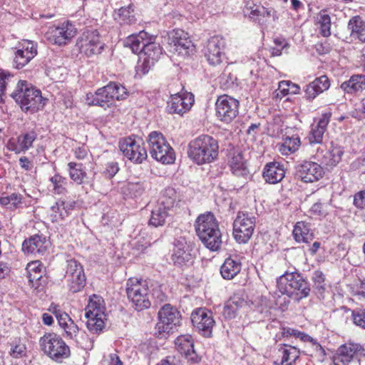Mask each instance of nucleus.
I'll use <instances>...</instances> for the list:
<instances>
[{"label":"nucleus","mask_w":365,"mask_h":365,"mask_svg":"<svg viewBox=\"0 0 365 365\" xmlns=\"http://www.w3.org/2000/svg\"><path fill=\"white\" fill-rule=\"evenodd\" d=\"M219 154L218 141L207 135V163L216 160Z\"/></svg>","instance_id":"48"},{"label":"nucleus","mask_w":365,"mask_h":365,"mask_svg":"<svg viewBox=\"0 0 365 365\" xmlns=\"http://www.w3.org/2000/svg\"><path fill=\"white\" fill-rule=\"evenodd\" d=\"M256 219L252 214L239 212L233 222V237L240 244L247 243L252 237Z\"/></svg>","instance_id":"8"},{"label":"nucleus","mask_w":365,"mask_h":365,"mask_svg":"<svg viewBox=\"0 0 365 365\" xmlns=\"http://www.w3.org/2000/svg\"><path fill=\"white\" fill-rule=\"evenodd\" d=\"M168 216V210L158 204L151 211L149 225L154 227L163 226Z\"/></svg>","instance_id":"42"},{"label":"nucleus","mask_w":365,"mask_h":365,"mask_svg":"<svg viewBox=\"0 0 365 365\" xmlns=\"http://www.w3.org/2000/svg\"><path fill=\"white\" fill-rule=\"evenodd\" d=\"M228 165L235 175L246 178L249 174L247 160L244 153L239 150H234L230 153Z\"/></svg>","instance_id":"24"},{"label":"nucleus","mask_w":365,"mask_h":365,"mask_svg":"<svg viewBox=\"0 0 365 365\" xmlns=\"http://www.w3.org/2000/svg\"><path fill=\"white\" fill-rule=\"evenodd\" d=\"M222 234L214 215L207 212V249L215 252L222 246Z\"/></svg>","instance_id":"17"},{"label":"nucleus","mask_w":365,"mask_h":365,"mask_svg":"<svg viewBox=\"0 0 365 365\" xmlns=\"http://www.w3.org/2000/svg\"><path fill=\"white\" fill-rule=\"evenodd\" d=\"M293 235L297 242L309 243L313 240V234L309 225L304 222H298L295 225Z\"/></svg>","instance_id":"38"},{"label":"nucleus","mask_w":365,"mask_h":365,"mask_svg":"<svg viewBox=\"0 0 365 365\" xmlns=\"http://www.w3.org/2000/svg\"><path fill=\"white\" fill-rule=\"evenodd\" d=\"M119 170L118 163L117 162L111 161L105 165V168L103 171V175L107 178H113Z\"/></svg>","instance_id":"62"},{"label":"nucleus","mask_w":365,"mask_h":365,"mask_svg":"<svg viewBox=\"0 0 365 365\" xmlns=\"http://www.w3.org/2000/svg\"><path fill=\"white\" fill-rule=\"evenodd\" d=\"M50 242L43 235H34L26 239L22 243V251L28 255L34 256L43 255L48 247Z\"/></svg>","instance_id":"19"},{"label":"nucleus","mask_w":365,"mask_h":365,"mask_svg":"<svg viewBox=\"0 0 365 365\" xmlns=\"http://www.w3.org/2000/svg\"><path fill=\"white\" fill-rule=\"evenodd\" d=\"M243 11L245 16L250 20L266 28L268 25L275 23L279 19L277 12L274 9L266 8L250 1L246 3Z\"/></svg>","instance_id":"9"},{"label":"nucleus","mask_w":365,"mask_h":365,"mask_svg":"<svg viewBox=\"0 0 365 365\" xmlns=\"http://www.w3.org/2000/svg\"><path fill=\"white\" fill-rule=\"evenodd\" d=\"M318 22L320 27V33L327 37L331 35V18L325 12H321L318 17Z\"/></svg>","instance_id":"50"},{"label":"nucleus","mask_w":365,"mask_h":365,"mask_svg":"<svg viewBox=\"0 0 365 365\" xmlns=\"http://www.w3.org/2000/svg\"><path fill=\"white\" fill-rule=\"evenodd\" d=\"M191 322L194 328L202 336H205V308L195 309L191 314Z\"/></svg>","instance_id":"40"},{"label":"nucleus","mask_w":365,"mask_h":365,"mask_svg":"<svg viewBox=\"0 0 365 365\" xmlns=\"http://www.w3.org/2000/svg\"><path fill=\"white\" fill-rule=\"evenodd\" d=\"M330 82L327 76H322L306 86L305 98L309 101L314 100L318 95L329 89Z\"/></svg>","instance_id":"30"},{"label":"nucleus","mask_w":365,"mask_h":365,"mask_svg":"<svg viewBox=\"0 0 365 365\" xmlns=\"http://www.w3.org/2000/svg\"><path fill=\"white\" fill-rule=\"evenodd\" d=\"M331 113L327 112L322 113L321 118L316 125H313L308 137L311 144H319L322 143L323 135L330 121Z\"/></svg>","instance_id":"29"},{"label":"nucleus","mask_w":365,"mask_h":365,"mask_svg":"<svg viewBox=\"0 0 365 365\" xmlns=\"http://www.w3.org/2000/svg\"><path fill=\"white\" fill-rule=\"evenodd\" d=\"M158 319L155 326L158 332L160 334H168L180 325L181 314L175 307L166 304L158 311Z\"/></svg>","instance_id":"10"},{"label":"nucleus","mask_w":365,"mask_h":365,"mask_svg":"<svg viewBox=\"0 0 365 365\" xmlns=\"http://www.w3.org/2000/svg\"><path fill=\"white\" fill-rule=\"evenodd\" d=\"M312 280L314 284V288L317 290L318 294L322 295L326 289L325 276L320 270H316L312 275Z\"/></svg>","instance_id":"55"},{"label":"nucleus","mask_w":365,"mask_h":365,"mask_svg":"<svg viewBox=\"0 0 365 365\" xmlns=\"http://www.w3.org/2000/svg\"><path fill=\"white\" fill-rule=\"evenodd\" d=\"M194 103V96L187 93L183 95L176 93L172 95L168 102V110L170 113L182 115L188 111Z\"/></svg>","instance_id":"22"},{"label":"nucleus","mask_w":365,"mask_h":365,"mask_svg":"<svg viewBox=\"0 0 365 365\" xmlns=\"http://www.w3.org/2000/svg\"><path fill=\"white\" fill-rule=\"evenodd\" d=\"M354 204L361 209L365 207V190L360 191L354 195Z\"/></svg>","instance_id":"64"},{"label":"nucleus","mask_w":365,"mask_h":365,"mask_svg":"<svg viewBox=\"0 0 365 365\" xmlns=\"http://www.w3.org/2000/svg\"><path fill=\"white\" fill-rule=\"evenodd\" d=\"M27 56L31 54L34 58L37 55V43L30 40H23L19 46Z\"/></svg>","instance_id":"59"},{"label":"nucleus","mask_w":365,"mask_h":365,"mask_svg":"<svg viewBox=\"0 0 365 365\" xmlns=\"http://www.w3.org/2000/svg\"><path fill=\"white\" fill-rule=\"evenodd\" d=\"M177 194L175 190L173 187H168L165 189L160 201L158 203L165 207L168 210L173 207L176 202Z\"/></svg>","instance_id":"47"},{"label":"nucleus","mask_w":365,"mask_h":365,"mask_svg":"<svg viewBox=\"0 0 365 365\" xmlns=\"http://www.w3.org/2000/svg\"><path fill=\"white\" fill-rule=\"evenodd\" d=\"M75 201L58 200L52 205L49 210V217L53 222H60L65 220L74 209Z\"/></svg>","instance_id":"25"},{"label":"nucleus","mask_w":365,"mask_h":365,"mask_svg":"<svg viewBox=\"0 0 365 365\" xmlns=\"http://www.w3.org/2000/svg\"><path fill=\"white\" fill-rule=\"evenodd\" d=\"M175 349L191 363L196 364L201 360V356L194 348V344L190 335H181L175 340Z\"/></svg>","instance_id":"20"},{"label":"nucleus","mask_w":365,"mask_h":365,"mask_svg":"<svg viewBox=\"0 0 365 365\" xmlns=\"http://www.w3.org/2000/svg\"><path fill=\"white\" fill-rule=\"evenodd\" d=\"M362 346L359 344L348 343L339 347L334 356V365H349V364L359 354L363 351Z\"/></svg>","instance_id":"23"},{"label":"nucleus","mask_w":365,"mask_h":365,"mask_svg":"<svg viewBox=\"0 0 365 365\" xmlns=\"http://www.w3.org/2000/svg\"><path fill=\"white\" fill-rule=\"evenodd\" d=\"M225 41L220 36H215L207 42V61L210 65L218 66L222 62Z\"/></svg>","instance_id":"18"},{"label":"nucleus","mask_w":365,"mask_h":365,"mask_svg":"<svg viewBox=\"0 0 365 365\" xmlns=\"http://www.w3.org/2000/svg\"><path fill=\"white\" fill-rule=\"evenodd\" d=\"M86 103L87 105L96 106L106 109L114 105V103L109 96V93L106 90V87H101L93 93H88L86 96Z\"/></svg>","instance_id":"28"},{"label":"nucleus","mask_w":365,"mask_h":365,"mask_svg":"<svg viewBox=\"0 0 365 365\" xmlns=\"http://www.w3.org/2000/svg\"><path fill=\"white\" fill-rule=\"evenodd\" d=\"M105 310L104 300L101 297L96 294L90 297L85 316L87 319V328L91 332L98 334L103 329Z\"/></svg>","instance_id":"5"},{"label":"nucleus","mask_w":365,"mask_h":365,"mask_svg":"<svg viewBox=\"0 0 365 365\" xmlns=\"http://www.w3.org/2000/svg\"><path fill=\"white\" fill-rule=\"evenodd\" d=\"M348 28L351 31V35L365 42V21L361 17L356 16L352 17L348 24Z\"/></svg>","instance_id":"39"},{"label":"nucleus","mask_w":365,"mask_h":365,"mask_svg":"<svg viewBox=\"0 0 365 365\" xmlns=\"http://www.w3.org/2000/svg\"><path fill=\"white\" fill-rule=\"evenodd\" d=\"M300 145L301 141L298 135L287 136L279 150L282 155H289L297 151Z\"/></svg>","instance_id":"43"},{"label":"nucleus","mask_w":365,"mask_h":365,"mask_svg":"<svg viewBox=\"0 0 365 365\" xmlns=\"http://www.w3.org/2000/svg\"><path fill=\"white\" fill-rule=\"evenodd\" d=\"M0 203L10 208L16 207L18 205L21 203V195L17 193L3 195L0 197Z\"/></svg>","instance_id":"54"},{"label":"nucleus","mask_w":365,"mask_h":365,"mask_svg":"<svg viewBox=\"0 0 365 365\" xmlns=\"http://www.w3.org/2000/svg\"><path fill=\"white\" fill-rule=\"evenodd\" d=\"M119 147L124 157L133 163L141 164L148 158L144 142L139 137L125 138L120 142Z\"/></svg>","instance_id":"7"},{"label":"nucleus","mask_w":365,"mask_h":365,"mask_svg":"<svg viewBox=\"0 0 365 365\" xmlns=\"http://www.w3.org/2000/svg\"><path fill=\"white\" fill-rule=\"evenodd\" d=\"M37 138V134L35 131L31 130L20 135L18 138V142L21 144L23 148L25 150H28L30 148L32 147L33 143Z\"/></svg>","instance_id":"53"},{"label":"nucleus","mask_w":365,"mask_h":365,"mask_svg":"<svg viewBox=\"0 0 365 365\" xmlns=\"http://www.w3.org/2000/svg\"><path fill=\"white\" fill-rule=\"evenodd\" d=\"M126 187L129 194L133 197L142 195L145 190L144 184L141 182H128Z\"/></svg>","instance_id":"58"},{"label":"nucleus","mask_w":365,"mask_h":365,"mask_svg":"<svg viewBox=\"0 0 365 365\" xmlns=\"http://www.w3.org/2000/svg\"><path fill=\"white\" fill-rule=\"evenodd\" d=\"M26 350L25 344L18 342L14 345H12L9 354L14 358H21L26 355Z\"/></svg>","instance_id":"63"},{"label":"nucleus","mask_w":365,"mask_h":365,"mask_svg":"<svg viewBox=\"0 0 365 365\" xmlns=\"http://www.w3.org/2000/svg\"><path fill=\"white\" fill-rule=\"evenodd\" d=\"M132 5L127 7H121L118 12V16L115 17L120 24H132L135 22Z\"/></svg>","instance_id":"46"},{"label":"nucleus","mask_w":365,"mask_h":365,"mask_svg":"<svg viewBox=\"0 0 365 365\" xmlns=\"http://www.w3.org/2000/svg\"><path fill=\"white\" fill-rule=\"evenodd\" d=\"M344 149L341 146L331 143L328 152L323 158V162L329 167H335L341 160Z\"/></svg>","instance_id":"37"},{"label":"nucleus","mask_w":365,"mask_h":365,"mask_svg":"<svg viewBox=\"0 0 365 365\" xmlns=\"http://www.w3.org/2000/svg\"><path fill=\"white\" fill-rule=\"evenodd\" d=\"M154 64L155 63L150 61L146 57L140 55L138 64L135 67L136 72L139 75H145L149 72L150 69L154 66Z\"/></svg>","instance_id":"56"},{"label":"nucleus","mask_w":365,"mask_h":365,"mask_svg":"<svg viewBox=\"0 0 365 365\" xmlns=\"http://www.w3.org/2000/svg\"><path fill=\"white\" fill-rule=\"evenodd\" d=\"M67 171L70 179L77 185H82L87 178L86 168L81 163L69 162L67 164Z\"/></svg>","instance_id":"34"},{"label":"nucleus","mask_w":365,"mask_h":365,"mask_svg":"<svg viewBox=\"0 0 365 365\" xmlns=\"http://www.w3.org/2000/svg\"><path fill=\"white\" fill-rule=\"evenodd\" d=\"M51 191L56 195H63L67 192L68 180L59 173H56L49 178Z\"/></svg>","instance_id":"44"},{"label":"nucleus","mask_w":365,"mask_h":365,"mask_svg":"<svg viewBox=\"0 0 365 365\" xmlns=\"http://www.w3.org/2000/svg\"><path fill=\"white\" fill-rule=\"evenodd\" d=\"M162 53L163 49L160 44L151 40L140 55L155 63L159 60Z\"/></svg>","instance_id":"45"},{"label":"nucleus","mask_w":365,"mask_h":365,"mask_svg":"<svg viewBox=\"0 0 365 365\" xmlns=\"http://www.w3.org/2000/svg\"><path fill=\"white\" fill-rule=\"evenodd\" d=\"M341 88L347 93H354L365 90V75H354L341 84Z\"/></svg>","instance_id":"35"},{"label":"nucleus","mask_w":365,"mask_h":365,"mask_svg":"<svg viewBox=\"0 0 365 365\" xmlns=\"http://www.w3.org/2000/svg\"><path fill=\"white\" fill-rule=\"evenodd\" d=\"M55 315L58 326L62 330V335L66 339L75 341L80 344L78 336L80 334V329L71 317L65 312L58 309L56 306L49 309Z\"/></svg>","instance_id":"16"},{"label":"nucleus","mask_w":365,"mask_h":365,"mask_svg":"<svg viewBox=\"0 0 365 365\" xmlns=\"http://www.w3.org/2000/svg\"><path fill=\"white\" fill-rule=\"evenodd\" d=\"M73 152L76 159L78 160H88L91 163V168H93V163H91L90 160L92 159V155L90 153L88 148L85 145L77 146L73 150Z\"/></svg>","instance_id":"57"},{"label":"nucleus","mask_w":365,"mask_h":365,"mask_svg":"<svg viewBox=\"0 0 365 365\" xmlns=\"http://www.w3.org/2000/svg\"><path fill=\"white\" fill-rule=\"evenodd\" d=\"M196 235L205 245V214H200L194 223Z\"/></svg>","instance_id":"51"},{"label":"nucleus","mask_w":365,"mask_h":365,"mask_svg":"<svg viewBox=\"0 0 365 365\" xmlns=\"http://www.w3.org/2000/svg\"><path fill=\"white\" fill-rule=\"evenodd\" d=\"M351 317L355 325L365 329V309H354L351 312Z\"/></svg>","instance_id":"60"},{"label":"nucleus","mask_w":365,"mask_h":365,"mask_svg":"<svg viewBox=\"0 0 365 365\" xmlns=\"http://www.w3.org/2000/svg\"><path fill=\"white\" fill-rule=\"evenodd\" d=\"M285 175L283 165L277 162L267 163L263 171L264 180L269 184H276L280 182Z\"/></svg>","instance_id":"31"},{"label":"nucleus","mask_w":365,"mask_h":365,"mask_svg":"<svg viewBox=\"0 0 365 365\" xmlns=\"http://www.w3.org/2000/svg\"><path fill=\"white\" fill-rule=\"evenodd\" d=\"M76 34V29L75 26L66 21L56 26H49L45 34V37L53 44L63 46L70 42Z\"/></svg>","instance_id":"13"},{"label":"nucleus","mask_w":365,"mask_h":365,"mask_svg":"<svg viewBox=\"0 0 365 365\" xmlns=\"http://www.w3.org/2000/svg\"><path fill=\"white\" fill-rule=\"evenodd\" d=\"M105 87L106 90L109 93V96L113 103H115V101L124 100L128 96L127 89L120 83L110 82L105 86Z\"/></svg>","instance_id":"41"},{"label":"nucleus","mask_w":365,"mask_h":365,"mask_svg":"<svg viewBox=\"0 0 365 365\" xmlns=\"http://www.w3.org/2000/svg\"><path fill=\"white\" fill-rule=\"evenodd\" d=\"M148 292V286L145 281L137 278H130L126 283L128 298L137 310L150 307Z\"/></svg>","instance_id":"6"},{"label":"nucleus","mask_w":365,"mask_h":365,"mask_svg":"<svg viewBox=\"0 0 365 365\" xmlns=\"http://www.w3.org/2000/svg\"><path fill=\"white\" fill-rule=\"evenodd\" d=\"M278 290L294 302H299L310 294L308 282L298 272H286L277 282Z\"/></svg>","instance_id":"1"},{"label":"nucleus","mask_w":365,"mask_h":365,"mask_svg":"<svg viewBox=\"0 0 365 365\" xmlns=\"http://www.w3.org/2000/svg\"><path fill=\"white\" fill-rule=\"evenodd\" d=\"M279 351L282 356L281 360L275 361L274 365H293L299 356V350L295 346L284 345Z\"/></svg>","instance_id":"36"},{"label":"nucleus","mask_w":365,"mask_h":365,"mask_svg":"<svg viewBox=\"0 0 365 365\" xmlns=\"http://www.w3.org/2000/svg\"><path fill=\"white\" fill-rule=\"evenodd\" d=\"M189 158L197 165L205 163V136L202 135L189 144Z\"/></svg>","instance_id":"27"},{"label":"nucleus","mask_w":365,"mask_h":365,"mask_svg":"<svg viewBox=\"0 0 365 365\" xmlns=\"http://www.w3.org/2000/svg\"><path fill=\"white\" fill-rule=\"evenodd\" d=\"M146 140L150 156L154 160L165 165L175 162V151L161 133L152 131Z\"/></svg>","instance_id":"3"},{"label":"nucleus","mask_w":365,"mask_h":365,"mask_svg":"<svg viewBox=\"0 0 365 365\" xmlns=\"http://www.w3.org/2000/svg\"><path fill=\"white\" fill-rule=\"evenodd\" d=\"M39 344L43 353L55 361L60 362L70 356L69 346L56 333L45 334L40 338Z\"/></svg>","instance_id":"4"},{"label":"nucleus","mask_w":365,"mask_h":365,"mask_svg":"<svg viewBox=\"0 0 365 365\" xmlns=\"http://www.w3.org/2000/svg\"><path fill=\"white\" fill-rule=\"evenodd\" d=\"M33 59L31 54L27 56L23 50L18 47L15 52V56L14 58V66L16 68L20 69L28 64L30 61Z\"/></svg>","instance_id":"52"},{"label":"nucleus","mask_w":365,"mask_h":365,"mask_svg":"<svg viewBox=\"0 0 365 365\" xmlns=\"http://www.w3.org/2000/svg\"><path fill=\"white\" fill-rule=\"evenodd\" d=\"M151 40L152 38L148 37V34L143 31L138 34L128 36L125 44L130 48L133 53L140 55Z\"/></svg>","instance_id":"32"},{"label":"nucleus","mask_w":365,"mask_h":365,"mask_svg":"<svg viewBox=\"0 0 365 365\" xmlns=\"http://www.w3.org/2000/svg\"><path fill=\"white\" fill-rule=\"evenodd\" d=\"M65 279L68 290L72 293L81 292L86 286V277L81 263L74 259L67 260Z\"/></svg>","instance_id":"11"},{"label":"nucleus","mask_w":365,"mask_h":365,"mask_svg":"<svg viewBox=\"0 0 365 365\" xmlns=\"http://www.w3.org/2000/svg\"><path fill=\"white\" fill-rule=\"evenodd\" d=\"M170 51L178 56H188L194 45L187 33L181 29H175L169 34Z\"/></svg>","instance_id":"15"},{"label":"nucleus","mask_w":365,"mask_h":365,"mask_svg":"<svg viewBox=\"0 0 365 365\" xmlns=\"http://www.w3.org/2000/svg\"><path fill=\"white\" fill-rule=\"evenodd\" d=\"M11 96L24 112L31 113L42 109L47 101L41 96L40 90L21 81L18 83Z\"/></svg>","instance_id":"2"},{"label":"nucleus","mask_w":365,"mask_h":365,"mask_svg":"<svg viewBox=\"0 0 365 365\" xmlns=\"http://www.w3.org/2000/svg\"><path fill=\"white\" fill-rule=\"evenodd\" d=\"M192 255L189 246L185 239L179 240L175 243L172 259L175 266L182 267L192 262Z\"/></svg>","instance_id":"26"},{"label":"nucleus","mask_w":365,"mask_h":365,"mask_svg":"<svg viewBox=\"0 0 365 365\" xmlns=\"http://www.w3.org/2000/svg\"><path fill=\"white\" fill-rule=\"evenodd\" d=\"M43 272L38 271V272H31L28 273V279L30 284L32 287L35 289H38L39 287L43 286L42 284V278H43Z\"/></svg>","instance_id":"61"},{"label":"nucleus","mask_w":365,"mask_h":365,"mask_svg":"<svg viewBox=\"0 0 365 365\" xmlns=\"http://www.w3.org/2000/svg\"><path fill=\"white\" fill-rule=\"evenodd\" d=\"M239 101L227 95L220 96L215 102L217 118L225 123L232 122L239 113Z\"/></svg>","instance_id":"12"},{"label":"nucleus","mask_w":365,"mask_h":365,"mask_svg":"<svg viewBox=\"0 0 365 365\" xmlns=\"http://www.w3.org/2000/svg\"><path fill=\"white\" fill-rule=\"evenodd\" d=\"M242 264L238 259L227 258L220 267L222 277L225 279H232L241 271Z\"/></svg>","instance_id":"33"},{"label":"nucleus","mask_w":365,"mask_h":365,"mask_svg":"<svg viewBox=\"0 0 365 365\" xmlns=\"http://www.w3.org/2000/svg\"><path fill=\"white\" fill-rule=\"evenodd\" d=\"M81 53L88 56L101 53L104 43L100 39L99 33L96 30L84 31L77 42Z\"/></svg>","instance_id":"14"},{"label":"nucleus","mask_w":365,"mask_h":365,"mask_svg":"<svg viewBox=\"0 0 365 365\" xmlns=\"http://www.w3.org/2000/svg\"><path fill=\"white\" fill-rule=\"evenodd\" d=\"M247 296L243 289L235 292L227 302L228 304L235 307V309L243 307L247 304Z\"/></svg>","instance_id":"49"},{"label":"nucleus","mask_w":365,"mask_h":365,"mask_svg":"<svg viewBox=\"0 0 365 365\" xmlns=\"http://www.w3.org/2000/svg\"><path fill=\"white\" fill-rule=\"evenodd\" d=\"M297 175L304 182H314L324 175L322 167L312 161H304L297 167Z\"/></svg>","instance_id":"21"}]
</instances>
